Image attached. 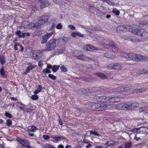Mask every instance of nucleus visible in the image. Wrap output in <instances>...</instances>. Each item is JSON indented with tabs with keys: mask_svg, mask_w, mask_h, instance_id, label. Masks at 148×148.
I'll use <instances>...</instances> for the list:
<instances>
[{
	"mask_svg": "<svg viewBox=\"0 0 148 148\" xmlns=\"http://www.w3.org/2000/svg\"><path fill=\"white\" fill-rule=\"evenodd\" d=\"M96 99L99 102L107 103L118 102L120 100V98L119 97L108 96H98L97 97Z\"/></svg>",
	"mask_w": 148,
	"mask_h": 148,
	"instance_id": "nucleus-1",
	"label": "nucleus"
},
{
	"mask_svg": "<svg viewBox=\"0 0 148 148\" xmlns=\"http://www.w3.org/2000/svg\"><path fill=\"white\" fill-rule=\"evenodd\" d=\"M56 40L51 39L45 45V49L43 50V51H50L54 50L56 46Z\"/></svg>",
	"mask_w": 148,
	"mask_h": 148,
	"instance_id": "nucleus-2",
	"label": "nucleus"
},
{
	"mask_svg": "<svg viewBox=\"0 0 148 148\" xmlns=\"http://www.w3.org/2000/svg\"><path fill=\"white\" fill-rule=\"evenodd\" d=\"M140 37H142V38L140 39H135L134 37L129 36V38L127 39L134 42L144 41L148 39V33L144 31L143 33L142 36H141Z\"/></svg>",
	"mask_w": 148,
	"mask_h": 148,
	"instance_id": "nucleus-3",
	"label": "nucleus"
},
{
	"mask_svg": "<svg viewBox=\"0 0 148 148\" xmlns=\"http://www.w3.org/2000/svg\"><path fill=\"white\" fill-rule=\"evenodd\" d=\"M102 44L106 48H111L112 49V50L114 52H116L117 50H116L117 49V47L115 44L112 41H106L105 40H102Z\"/></svg>",
	"mask_w": 148,
	"mask_h": 148,
	"instance_id": "nucleus-4",
	"label": "nucleus"
},
{
	"mask_svg": "<svg viewBox=\"0 0 148 148\" xmlns=\"http://www.w3.org/2000/svg\"><path fill=\"white\" fill-rule=\"evenodd\" d=\"M112 107L114 109L120 110H130L131 109L130 104L119 103L117 105L113 104Z\"/></svg>",
	"mask_w": 148,
	"mask_h": 148,
	"instance_id": "nucleus-5",
	"label": "nucleus"
},
{
	"mask_svg": "<svg viewBox=\"0 0 148 148\" xmlns=\"http://www.w3.org/2000/svg\"><path fill=\"white\" fill-rule=\"evenodd\" d=\"M132 29L131 31V33L134 35L138 37L141 36L143 33L144 30L143 29L139 28L137 26L132 27Z\"/></svg>",
	"mask_w": 148,
	"mask_h": 148,
	"instance_id": "nucleus-6",
	"label": "nucleus"
},
{
	"mask_svg": "<svg viewBox=\"0 0 148 148\" xmlns=\"http://www.w3.org/2000/svg\"><path fill=\"white\" fill-rule=\"evenodd\" d=\"M132 132L137 134H145L148 133V128L145 127L135 128L132 129Z\"/></svg>",
	"mask_w": 148,
	"mask_h": 148,
	"instance_id": "nucleus-7",
	"label": "nucleus"
},
{
	"mask_svg": "<svg viewBox=\"0 0 148 148\" xmlns=\"http://www.w3.org/2000/svg\"><path fill=\"white\" fill-rule=\"evenodd\" d=\"M130 56L132 57V60L136 61H143L145 59V58L140 54L137 55L132 53Z\"/></svg>",
	"mask_w": 148,
	"mask_h": 148,
	"instance_id": "nucleus-8",
	"label": "nucleus"
},
{
	"mask_svg": "<svg viewBox=\"0 0 148 148\" xmlns=\"http://www.w3.org/2000/svg\"><path fill=\"white\" fill-rule=\"evenodd\" d=\"M131 29V26L128 25L119 26L117 27V30L118 31L126 32L130 31Z\"/></svg>",
	"mask_w": 148,
	"mask_h": 148,
	"instance_id": "nucleus-9",
	"label": "nucleus"
},
{
	"mask_svg": "<svg viewBox=\"0 0 148 148\" xmlns=\"http://www.w3.org/2000/svg\"><path fill=\"white\" fill-rule=\"evenodd\" d=\"M42 53V52L39 50H35L33 51L32 56L34 59L37 60L38 59H40L41 58V56Z\"/></svg>",
	"mask_w": 148,
	"mask_h": 148,
	"instance_id": "nucleus-10",
	"label": "nucleus"
},
{
	"mask_svg": "<svg viewBox=\"0 0 148 148\" xmlns=\"http://www.w3.org/2000/svg\"><path fill=\"white\" fill-rule=\"evenodd\" d=\"M53 32H51L49 33H47L45 35L42 36V40L41 41L42 44L46 43L49 38L53 34Z\"/></svg>",
	"mask_w": 148,
	"mask_h": 148,
	"instance_id": "nucleus-11",
	"label": "nucleus"
},
{
	"mask_svg": "<svg viewBox=\"0 0 148 148\" xmlns=\"http://www.w3.org/2000/svg\"><path fill=\"white\" fill-rule=\"evenodd\" d=\"M16 140L24 147L27 146L29 145V141L27 139H22L19 137H18L16 138Z\"/></svg>",
	"mask_w": 148,
	"mask_h": 148,
	"instance_id": "nucleus-12",
	"label": "nucleus"
},
{
	"mask_svg": "<svg viewBox=\"0 0 148 148\" xmlns=\"http://www.w3.org/2000/svg\"><path fill=\"white\" fill-rule=\"evenodd\" d=\"M108 68L110 69L119 70L121 69V66L119 63H116L114 64H112L108 65Z\"/></svg>",
	"mask_w": 148,
	"mask_h": 148,
	"instance_id": "nucleus-13",
	"label": "nucleus"
},
{
	"mask_svg": "<svg viewBox=\"0 0 148 148\" xmlns=\"http://www.w3.org/2000/svg\"><path fill=\"white\" fill-rule=\"evenodd\" d=\"M117 52L119 56H121L122 57L125 58L126 59L128 60H132V57L130 56V55L132 54V53H130L128 54L125 53H121L118 51Z\"/></svg>",
	"mask_w": 148,
	"mask_h": 148,
	"instance_id": "nucleus-14",
	"label": "nucleus"
},
{
	"mask_svg": "<svg viewBox=\"0 0 148 148\" xmlns=\"http://www.w3.org/2000/svg\"><path fill=\"white\" fill-rule=\"evenodd\" d=\"M130 88L128 87L119 88L117 89H115L114 91L116 92L117 93H122L123 94L125 92L128 91Z\"/></svg>",
	"mask_w": 148,
	"mask_h": 148,
	"instance_id": "nucleus-15",
	"label": "nucleus"
},
{
	"mask_svg": "<svg viewBox=\"0 0 148 148\" xmlns=\"http://www.w3.org/2000/svg\"><path fill=\"white\" fill-rule=\"evenodd\" d=\"M112 106V105H110L100 103V108H99V110H100V111H103L106 109H108L109 108H113Z\"/></svg>",
	"mask_w": 148,
	"mask_h": 148,
	"instance_id": "nucleus-16",
	"label": "nucleus"
},
{
	"mask_svg": "<svg viewBox=\"0 0 148 148\" xmlns=\"http://www.w3.org/2000/svg\"><path fill=\"white\" fill-rule=\"evenodd\" d=\"M86 107L88 109L91 110H96V103L89 102L86 105Z\"/></svg>",
	"mask_w": 148,
	"mask_h": 148,
	"instance_id": "nucleus-17",
	"label": "nucleus"
},
{
	"mask_svg": "<svg viewBox=\"0 0 148 148\" xmlns=\"http://www.w3.org/2000/svg\"><path fill=\"white\" fill-rule=\"evenodd\" d=\"M84 49L86 50L90 51H93L95 50H96L97 49L95 47L91 45H87L84 46Z\"/></svg>",
	"mask_w": 148,
	"mask_h": 148,
	"instance_id": "nucleus-18",
	"label": "nucleus"
},
{
	"mask_svg": "<svg viewBox=\"0 0 148 148\" xmlns=\"http://www.w3.org/2000/svg\"><path fill=\"white\" fill-rule=\"evenodd\" d=\"M74 55L77 57H81L83 55V53L81 51L75 50L73 52Z\"/></svg>",
	"mask_w": 148,
	"mask_h": 148,
	"instance_id": "nucleus-19",
	"label": "nucleus"
},
{
	"mask_svg": "<svg viewBox=\"0 0 148 148\" xmlns=\"http://www.w3.org/2000/svg\"><path fill=\"white\" fill-rule=\"evenodd\" d=\"M88 10L91 12L93 13L94 12H95L97 14H98V12L99 11V10L94 6H90Z\"/></svg>",
	"mask_w": 148,
	"mask_h": 148,
	"instance_id": "nucleus-20",
	"label": "nucleus"
},
{
	"mask_svg": "<svg viewBox=\"0 0 148 148\" xmlns=\"http://www.w3.org/2000/svg\"><path fill=\"white\" fill-rule=\"evenodd\" d=\"M38 128L34 125L29 126L28 127L27 130L29 132H34L38 130Z\"/></svg>",
	"mask_w": 148,
	"mask_h": 148,
	"instance_id": "nucleus-21",
	"label": "nucleus"
},
{
	"mask_svg": "<svg viewBox=\"0 0 148 148\" xmlns=\"http://www.w3.org/2000/svg\"><path fill=\"white\" fill-rule=\"evenodd\" d=\"M68 40L69 38L68 37H64L60 39V42L62 43V45H64L68 41Z\"/></svg>",
	"mask_w": 148,
	"mask_h": 148,
	"instance_id": "nucleus-22",
	"label": "nucleus"
},
{
	"mask_svg": "<svg viewBox=\"0 0 148 148\" xmlns=\"http://www.w3.org/2000/svg\"><path fill=\"white\" fill-rule=\"evenodd\" d=\"M35 67L34 65H31L29 66H28L26 70L25 71L23 72V74L24 75H25L27 74V73L29 72L30 70H31L34 69Z\"/></svg>",
	"mask_w": 148,
	"mask_h": 148,
	"instance_id": "nucleus-23",
	"label": "nucleus"
},
{
	"mask_svg": "<svg viewBox=\"0 0 148 148\" xmlns=\"http://www.w3.org/2000/svg\"><path fill=\"white\" fill-rule=\"evenodd\" d=\"M96 75L99 78L102 79H106L107 76L104 74L100 73H96Z\"/></svg>",
	"mask_w": 148,
	"mask_h": 148,
	"instance_id": "nucleus-24",
	"label": "nucleus"
},
{
	"mask_svg": "<svg viewBox=\"0 0 148 148\" xmlns=\"http://www.w3.org/2000/svg\"><path fill=\"white\" fill-rule=\"evenodd\" d=\"M106 144L108 145V147H113L115 144V142L113 141H108Z\"/></svg>",
	"mask_w": 148,
	"mask_h": 148,
	"instance_id": "nucleus-25",
	"label": "nucleus"
},
{
	"mask_svg": "<svg viewBox=\"0 0 148 148\" xmlns=\"http://www.w3.org/2000/svg\"><path fill=\"white\" fill-rule=\"evenodd\" d=\"M40 18L46 23L48 22V20L49 18V17L47 15H42Z\"/></svg>",
	"mask_w": 148,
	"mask_h": 148,
	"instance_id": "nucleus-26",
	"label": "nucleus"
},
{
	"mask_svg": "<svg viewBox=\"0 0 148 148\" xmlns=\"http://www.w3.org/2000/svg\"><path fill=\"white\" fill-rule=\"evenodd\" d=\"M59 67L58 65H53L51 68L52 71L54 73L56 72L58 70Z\"/></svg>",
	"mask_w": 148,
	"mask_h": 148,
	"instance_id": "nucleus-27",
	"label": "nucleus"
},
{
	"mask_svg": "<svg viewBox=\"0 0 148 148\" xmlns=\"http://www.w3.org/2000/svg\"><path fill=\"white\" fill-rule=\"evenodd\" d=\"M138 104L136 103H134L132 104H130L131 109H134L135 108L138 107Z\"/></svg>",
	"mask_w": 148,
	"mask_h": 148,
	"instance_id": "nucleus-28",
	"label": "nucleus"
},
{
	"mask_svg": "<svg viewBox=\"0 0 148 148\" xmlns=\"http://www.w3.org/2000/svg\"><path fill=\"white\" fill-rule=\"evenodd\" d=\"M64 51V49H57L55 52V54L56 55H59L63 53Z\"/></svg>",
	"mask_w": 148,
	"mask_h": 148,
	"instance_id": "nucleus-29",
	"label": "nucleus"
},
{
	"mask_svg": "<svg viewBox=\"0 0 148 148\" xmlns=\"http://www.w3.org/2000/svg\"><path fill=\"white\" fill-rule=\"evenodd\" d=\"M132 145V142H127L125 144L124 148H130L131 147Z\"/></svg>",
	"mask_w": 148,
	"mask_h": 148,
	"instance_id": "nucleus-30",
	"label": "nucleus"
},
{
	"mask_svg": "<svg viewBox=\"0 0 148 148\" xmlns=\"http://www.w3.org/2000/svg\"><path fill=\"white\" fill-rule=\"evenodd\" d=\"M0 73L1 75L3 77H6V75L5 74L4 72V69L3 67H1L0 70Z\"/></svg>",
	"mask_w": 148,
	"mask_h": 148,
	"instance_id": "nucleus-31",
	"label": "nucleus"
},
{
	"mask_svg": "<svg viewBox=\"0 0 148 148\" xmlns=\"http://www.w3.org/2000/svg\"><path fill=\"white\" fill-rule=\"evenodd\" d=\"M0 62L1 64H3L5 63V61L4 57L1 56L0 58Z\"/></svg>",
	"mask_w": 148,
	"mask_h": 148,
	"instance_id": "nucleus-32",
	"label": "nucleus"
},
{
	"mask_svg": "<svg viewBox=\"0 0 148 148\" xmlns=\"http://www.w3.org/2000/svg\"><path fill=\"white\" fill-rule=\"evenodd\" d=\"M112 12L115 14L116 15L118 16L120 12L119 11L116 9H114L112 11Z\"/></svg>",
	"mask_w": 148,
	"mask_h": 148,
	"instance_id": "nucleus-33",
	"label": "nucleus"
},
{
	"mask_svg": "<svg viewBox=\"0 0 148 148\" xmlns=\"http://www.w3.org/2000/svg\"><path fill=\"white\" fill-rule=\"evenodd\" d=\"M90 134H93L97 136H100V134L98 133L97 131H90Z\"/></svg>",
	"mask_w": 148,
	"mask_h": 148,
	"instance_id": "nucleus-34",
	"label": "nucleus"
},
{
	"mask_svg": "<svg viewBox=\"0 0 148 148\" xmlns=\"http://www.w3.org/2000/svg\"><path fill=\"white\" fill-rule=\"evenodd\" d=\"M47 4L46 3L45 1H42L40 2V6L41 8H43L46 6V4Z\"/></svg>",
	"mask_w": 148,
	"mask_h": 148,
	"instance_id": "nucleus-35",
	"label": "nucleus"
},
{
	"mask_svg": "<svg viewBox=\"0 0 148 148\" xmlns=\"http://www.w3.org/2000/svg\"><path fill=\"white\" fill-rule=\"evenodd\" d=\"M61 71L64 72H66L67 71V69L66 67L64 65H62L60 67Z\"/></svg>",
	"mask_w": 148,
	"mask_h": 148,
	"instance_id": "nucleus-36",
	"label": "nucleus"
},
{
	"mask_svg": "<svg viewBox=\"0 0 148 148\" xmlns=\"http://www.w3.org/2000/svg\"><path fill=\"white\" fill-rule=\"evenodd\" d=\"M42 72L43 73H51V71L50 70L46 68V69H44L42 70Z\"/></svg>",
	"mask_w": 148,
	"mask_h": 148,
	"instance_id": "nucleus-37",
	"label": "nucleus"
},
{
	"mask_svg": "<svg viewBox=\"0 0 148 148\" xmlns=\"http://www.w3.org/2000/svg\"><path fill=\"white\" fill-rule=\"evenodd\" d=\"M42 33L41 31L40 30H37L34 32V34L38 36H40Z\"/></svg>",
	"mask_w": 148,
	"mask_h": 148,
	"instance_id": "nucleus-38",
	"label": "nucleus"
},
{
	"mask_svg": "<svg viewBox=\"0 0 148 148\" xmlns=\"http://www.w3.org/2000/svg\"><path fill=\"white\" fill-rule=\"evenodd\" d=\"M104 56L105 57L108 58H111L112 56L111 54V53L110 52H108L104 54Z\"/></svg>",
	"mask_w": 148,
	"mask_h": 148,
	"instance_id": "nucleus-39",
	"label": "nucleus"
},
{
	"mask_svg": "<svg viewBox=\"0 0 148 148\" xmlns=\"http://www.w3.org/2000/svg\"><path fill=\"white\" fill-rule=\"evenodd\" d=\"M48 77L50 78V79H52V80H55L56 79V76H54V75L51 74H49L48 75Z\"/></svg>",
	"mask_w": 148,
	"mask_h": 148,
	"instance_id": "nucleus-40",
	"label": "nucleus"
},
{
	"mask_svg": "<svg viewBox=\"0 0 148 148\" xmlns=\"http://www.w3.org/2000/svg\"><path fill=\"white\" fill-rule=\"evenodd\" d=\"M31 98L33 100H37L38 99V96L37 95H34L31 97Z\"/></svg>",
	"mask_w": 148,
	"mask_h": 148,
	"instance_id": "nucleus-41",
	"label": "nucleus"
},
{
	"mask_svg": "<svg viewBox=\"0 0 148 148\" xmlns=\"http://www.w3.org/2000/svg\"><path fill=\"white\" fill-rule=\"evenodd\" d=\"M12 123V121L11 120L8 119L6 121V124L8 126H10Z\"/></svg>",
	"mask_w": 148,
	"mask_h": 148,
	"instance_id": "nucleus-42",
	"label": "nucleus"
},
{
	"mask_svg": "<svg viewBox=\"0 0 148 148\" xmlns=\"http://www.w3.org/2000/svg\"><path fill=\"white\" fill-rule=\"evenodd\" d=\"M51 140L55 143H57L58 142L56 137H51Z\"/></svg>",
	"mask_w": 148,
	"mask_h": 148,
	"instance_id": "nucleus-43",
	"label": "nucleus"
},
{
	"mask_svg": "<svg viewBox=\"0 0 148 148\" xmlns=\"http://www.w3.org/2000/svg\"><path fill=\"white\" fill-rule=\"evenodd\" d=\"M38 23L40 25H42L45 23L40 18V20L38 21Z\"/></svg>",
	"mask_w": 148,
	"mask_h": 148,
	"instance_id": "nucleus-44",
	"label": "nucleus"
},
{
	"mask_svg": "<svg viewBox=\"0 0 148 148\" xmlns=\"http://www.w3.org/2000/svg\"><path fill=\"white\" fill-rule=\"evenodd\" d=\"M105 1H106V2L109 5H115V4L112 3L111 1L110 0H106Z\"/></svg>",
	"mask_w": 148,
	"mask_h": 148,
	"instance_id": "nucleus-45",
	"label": "nucleus"
},
{
	"mask_svg": "<svg viewBox=\"0 0 148 148\" xmlns=\"http://www.w3.org/2000/svg\"><path fill=\"white\" fill-rule=\"evenodd\" d=\"M56 28L58 29H61L62 27V25L61 23H58L56 27Z\"/></svg>",
	"mask_w": 148,
	"mask_h": 148,
	"instance_id": "nucleus-46",
	"label": "nucleus"
},
{
	"mask_svg": "<svg viewBox=\"0 0 148 148\" xmlns=\"http://www.w3.org/2000/svg\"><path fill=\"white\" fill-rule=\"evenodd\" d=\"M68 27L71 30H75V27L72 25H69L68 26Z\"/></svg>",
	"mask_w": 148,
	"mask_h": 148,
	"instance_id": "nucleus-47",
	"label": "nucleus"
},
{
	"mask_svg": "<svg viewBox=\"0 0 148 148\" xmlns=\"http://www.w3.org/2000/svg\"><path fill=\"white\" fill-rule=\"evenodd\" d=\"M5 116L9 118H11L12 117L11 114L8 112H6L5 113Z\"/></svg>",
	"mask_w": 148,
	"mask_h": 148,
	"instance_id": "nucleus-48",
	"label": "nucleus"
},
{
	"mask_svg": "<svg viewBox=\"0 0 148 148\" xmlns=\"http://www.w3.org/2000/svg\"><path fill=\"white\" fill-rule=\"evenodd\" d=\"M77 32H73L71 33V36L75 38L77 36Z\"/></svg>",
	"mask_w": 148,
	"mask_h": 148,
	"instance_id": "nucleus-49",
	"label": "nucleus"
},
{
	"mask_svg": "<svg viewBox=\"0 0 148 148\" xmlns=\"http://www.w3.org/2000/svg\"><path fill=\"white\" fill-rule=\"evenodd\" d=\"M100 103H96V110L100 111L99 108H100Z\"/></svg>",
	"mask_w": 148,
	"mask_h": 148,
	"instance_id": "nucleus-50",
	"label": "nucleus"
},
{
	"mask_svg": "<svg viewBox=\"0 0 148 148\" xmlns=\"http://www.w3.org/2000/svg\"><path fill=\"white\" fill-rule=\"evenodd\" d=\"M43 138L45 140H47L50 138V137L47 135H44L43 136Z\"/></svg>",
	"mask_w": 148,
	"mask_h": 148,
	"instance_id": "nucleus-51",
	"label": "nucleus"
},
{
	"mask_svg": "<svg viewBox=\"0 0 148 148\" xmlns=\"http://www.w3.org/2000/svg\"><path fill=\"white\" fill-rule=\"evenodd\" d=\"M77 36L79 37H83L84 36V35L83 34H81V33L79 32H77Z\"/></svg>",
	"mask_w": 148,
	"mask_h": 148,
	"instance_id": "nucleus-52",
	"label": "nucleus"
},
{
	"mask_svg": "<svg viewBox=\"0 0 148 148\" xmlns=\"http://www.w3.org/2000/svg\"><path fill=\"white\" fill-rule=\"evenodd\" d=\"M20 44L18 43H17V44H15L14 46V49L16 50H17L18 48L17 47V46H20Z\"/></svg>",
	"mask_w": 148,
	"mask_h": 148,
	"instance_id": "nucleus-53",
	"label": "nucleus"
},
{
	"mask_svg": "<svg viewBox=\"0 0 148 148\" xmlns=\"http://www.w3.org/2000/svg\"><path fill=\"white\" fill-rule=\"evenodd\" d=\"M54 2L57 4H59L61 2L62 0H52Z\"/></svg>",
	"mask_w": 148,
	"mask_h": 148,
	"instance_id": "nucleus-54",
	"label": "nucleus"
},
{
	"mask_svg": "<svg viewBox=\"0 0 148 148\" xmlns=\"http://www.w3.org/2000/svg\"><path fill=\"white\" fill-rule=\"evenodd\" d=\"M38 65L39 67H41L43 66V64L41 61H40L38 62Z\"/></svg>",
	"mask_w": 148,
	"mask_h": 148,
	"instance_id": "nucleus-55",
	"label": "nucleus"
},
{
	"mask_svg": "<svg viewBox=\"0 0 148 148\" xmlns=\"http://www.w3.org/2000/svg\"><path fill=\"white\" fill-rule=\"evenodd\" d=\"M42 89V87L41 86L39 85L37 88V90L39 92H40Z\"/></svg>",
	"mask_w": 148,
	"mask_h": 148,
	"instance_id": "nucleus-56",
	"label": "nucleus"
},
{
	"mask_svg": "<svg viewBox=\"0 0 148 148\" xmlns=\"http://www.w3.org/2000/svg\"><path fill=\"white\" fill-rule=\"evenodd\" d=\"M53 145L50 144H48L45 146V148H53Z\"/></svg>",
	"mask_w": 148,
	"mask_h": 148,
	"instance_id": "nucleus-57",
	"label": "nucleus"
},
{
	"mask_svg": "<svg viewBox=\"0 0 148 148\" xmlns=\"http://www.w3.org/2000/svg\"><path fill=\"white\" fill-rule=\"evenodd\" d=\"M95 148H108V147L97 146L95 147Z\"/></svg>",
	"mask_w": 148,
	"mask_h": 148,
	"instance_id": "nucleus-58",
	"label": "nucleus"
},
{
	"mask_svg": "<svg viewBox=\"0 0 148 148\" xmlns=\"http://www.w3.org/2000/svg\"><path fill=\"white\" fill-rule=\"evenodd\" d=\"M98 15L101 16L102 15L104 14V13L102 12L101 11H100L99 10V11L98 12V14H97Z\"/></svg>",
	"mask_w": 148,
	"mask_h": 148,
	"instance_id": "nucleus-59",
	"label": "nucleus"
},
{
	"mask_svg": "<svg viewBox=\"0 0 148 148\" xmlns=\"http://www.w3.org/2000/svg\"><path fill=\"white\" fill-rule=\"evenodd\" d=\"M90 143V141L85 139H84L82 141V143H84L86 144H88Z\"/></svg>",
	"mask_w": 148,
	"mask_h": 148,
	"instance_id": "nucleus-60",
	"label": "nucleus"
},
{
	"mask_svg": "<svg viewBox=\"0 0 148 148\" xmlns=\"http://www.w3.org/2000/svg\"><path fill=\"white\" fill-rule=\"evenodd\" d=\"M25 37V33H22V34L19 35V38H20L21 37L24 38Z\"/></svg>",
	"mask_w": 148,
	"mask_h": 148,
	"instance_id": "nucleus-61",
	"label": "nucleus"
},
{
	"mask_svg": "<svg viewBox=\"0 0 148 148\" xmlns=\"http://www.w3.org/2000/svg\"><path fill=\"white\" fill-rule=\"evenodd\" d=\"M21 32L20 30H17L15 32V34L16 35H18L19 37V35H21Z\"/></svg>",
	"mask_w": 148,
	"mask_h": 148,
	"instance_id": "nucleus-62",
	"label": "nucleus"
},
{
	"mask_svg": "<svg viewBox=\"0 0 148 148\" xmlns=\"http://www.w3.org/2000/svg\"><path fill=\"white\" fill-rule=\"evenodd\" d=\"M59 124L61 125H63V123L61 120V119L59 116Z\"/></svg>",
	"mask_w": 148,
	"mask_h": 148,
	"instance_id": "nucleus-63",
	"label": "nucleus"
},
{
	"mask_svg": "<svg viewBox=\"0 0 148 148\" xmlns=\"http://www.w3.org/2000/svg\"><path fill=\"white\" fill-rule=\"evenodd\" d=\"M52 67L51 65L48 64L47 66V68L49 69H51Z\"/></svg>",
	"mask_w": 148,
	"mask_h": 148,
	"instance_id": "nucleus-64",
	"label": "nucleus"
}]
</instances>
